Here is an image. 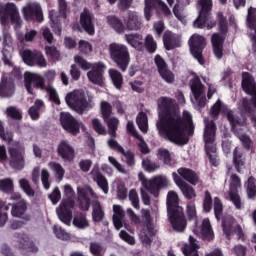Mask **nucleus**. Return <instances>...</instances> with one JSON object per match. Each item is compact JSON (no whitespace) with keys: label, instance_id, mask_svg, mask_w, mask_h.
Listing matches in <instances>:
<instances>
[{"label":"nucleus","instance_id":"5fc2aeb1","mask_svg":"<svg viewBox=\"0 0 256 256\" xmlns=\"http://www.w3.org/2000/svg\"><path fill=\"white\" fill-rule=\"evenodd\" d=\"M19 185L28 197H35V190L29 184V180L22 178L19 180Z\"/></svg>","mask_w":256,"mask_h":256},{"label":"nucleus","instance_id":"a18cd8bd","mask_svg":"<svg viewBox=\"0 0 256 256\" xmlns=\"http://www.w3.org/2000/svg\"><path fill=\"white\" fill-rule=\"evenodd\" d=\"M92 219L95 221V223H100V221H103V217H105V211H103V206H101V203L94 202L92 205Z\"/></svg>","mask_w":256,"mask_h":256},{"label":"nucleus","instance_id":"de8ad7c7","mask_svg":"<svg viewBox=\"0 0 256 256\" xmlns=\"http://www.w3.org/2000/svg\"><path fill=\"white\" fill-rule=\"evenodd\" d=\"M127 42L132 45L134 49H143V35H129L127 36Z\"/></svg>","mask_w":256,"mask_h":256},{"label":"nucleus","instance_id":"4c0bfd02","mask_svg":"<svg viewBox=\"0 0 256 256\" xmlns=\"http://www.w3.org/2000/svg\"><path fill=\"white\" fill-rule=\"evenodd\" d=\"M153 235H155V228L153 227V223H146L139 233L142 243H145L146 245L151 243V238Z\"/></svg>","mask_w":256,"mask_h":256},{"label":"nucleus","instance_id":"f3484780","mask_svg":"<svg viewBox=\"0 0 256 256\" xmlns=\"http://www.w3.org/2000/svg\"><path fill=\"white\" fill-rule=\"evenodd\" d=\"M222 227L224 235L227 239H230L232 235H238V238L241 239L243 237V229L240 225H237L235 222V218L231 215L224 216L222 219Z\"/></svg>","mask_w":256,"mask_h":256},{"label":"nucleus","instance_id":"8fccbe9b","mask_svg":"<svg viewBox=\"0 0 256 256\" xmlns=\"http://www.w3.org/2000/svg\"><path fill=\"white\" fill-rule=\"evenodd\" d=\"M246 193L248 199H254L256 197V181L255 178L249 177L247 183L245 184Z\"/></svg>","mask_w":256,"mask_h":256},{"label":"nucleus","instance_id":"473e14b6","mask_svg":"<svg viewBox=\"0 0 256 256\" xmlns=\"http://www.w3.org/2000/svg\"><path fill=\"white\" fill-rule=\"evenodd\" d=\"M78 195L80 199V207L83 211H89V195L95 197V192L91 187L86 186L85 189L78 187Z\"/></svg>","mask_w":256,"mask_h":256},{"label":"nucleus","instance_id":"aec40b11","mask_svg":"<svg viewBox=\"0 0 256 256\" xmlns=\"http://www.w3.org/2000/svg\"><path fill=\"white\" fill-rule=\"evenodd\" d=\"M154 63L163 81L169 84L175 83V74L171 70H169L167 62H165V59H163L161 55L158 54L155 56Z\"/></svg>","mask_w":256,"mask_h":256},{"label":"nucleus","instance_id":"7c9ffc66","mask_svg":"<svg viewBox=\"0 0 256 256\" xmlns=\"http://www.w3.org/2000/svg\"><path fill=\"white\" fill-rule=\"evenodd\" d=\"M8 153L12 161H24L25 160V146L21 142H14L8 147Z\"/></svg>","mask_w":256,"mask_h":256},{"label":"nucleus","instance_id":"680f3d73","mask_svg":"<svg viewBox=\"0 0 256 256\" xmlns=\"http://www.w3.org/2000/svg\"><path fill=\"white\" fill-rule=\"evenodd\" d=\"M142 167L145 171H147V173H153L154 171H157V169H159L161 165L154 161H143Z\"/></svg>","mask_w":256,"mask_h":256},{"label":"nucleus","instance_id":"2f4dec72","mask_svg":"<svg viewBox=\"0 0 256 256\" xmlns=\"http://www.w3.org/2000/svg\"><path fill=\"white\" fill-rule=\"evenodd\" d=\"M12 95H15V83L9 78H2L0 82V97L9 99Z\"/></svg>","mask_w":256,"mask_h":256},{"label":"nucleus","instance_id":"e433bc0d","mask_svg":"<svg viewBox=\"0 0 256 256\" xmlns=\"http://www.w3.org/2000/svg\"><path fill=\"white\" fill-rule=\"evenodd\" d=\"M125 218V210L121 205H113V223L115 229L119 230L123 228V219Z\"/></svg>","mask_w":256,"mask_h":256},{"label":"nucleus","instance_id":"e2e57ef3","mask_svg":"<svg viewBox=\"0 0 256 256\" xmlns=\"http://www.w3.org/2000/svg\"><path fill=\"white\" fill-rule=\"evenodd\" d=\"M129 201H131V205L132 207H134V209H140V204H139V194H137V190L136 189H132L129 192Z\"/></svg>","mask_w":256,"mask_h":256},{"label":"nucleus","instance_id":"ea45409f","mask_svg":"<svg viewBox=\"0 0 256 256\" xmlns=\"http://www.w3.org/2000/svg\"><path fill=\"white\" fill-rule=\"evenodd\" d=\"M167 208L168 213H173L177 211V209H182L179 206V196L175 191H169L167 194Z\"/></svg>","mask_w":256,"mask_h":256},{"label":"nucleus","instance_id":"72a5a7b5","mask_svg":"<svg viewBox=\"0 0 256 256\" xmlns=\"http://www.w3.org/2000/svg\"><path fill=\"white\" fill-rule=\"evenodd\" d=\"M190 89H191L192 95L194 96V99L196 101H199L203 93H205V85H203V82H201V78H199V76H195L190 81Z\"/></svg>","mask_w":256,"mask_h":256},{"label":"nucleus","instance_id":"4468645a","mask_svg":"<svg viewBox=\"0 0 256 256\" xmlns=\"http://www.w3.org/2000/svg\"><path fill=\"white\" fill-rule=\"evenodd\" d=\"M239 189H241V178L232 174L230 176L228 196L236 209H243V202H241V196H239Z\"/></svg>","mask_w":256,"mask_h":256},{"label":"nucleus","instance_id":"a19ab883","mask_svg":"<svg viewBox=\"0 0 256 256\" xmlns=\"http://www.w3.org/2000/svg\"><path fill=\"white\" fill-rule=\"evenodd\" d=\"M107 23L116 33H125L126 26L119 17L115 15L107 16Z\"/></svg>","mask_w":256,"mask_h":256},{"label":"nucleus","instance_id":"f8f14e48","mask_svg":"<svg viewBox=\"0 0 256 256\" xmlns=\"http://www.w3.org/2000/svg\"><path fill=\"white\" fill-rule=\"evenodd\" d=\"M223 115V117H226L227 121L235 123L238 119L241 118V116L237 115V112L235 110H231L227 105H224L223 102L218 99L216 103L211 107L210 109V115L213 119H217L219 117V114Z\"/></svg>","mask_w":256,"mask_h":256},{"label":"nucleus","instance_id":"a878e982","mask_svg":"<svg viewBox=\"0 0 256 256\" xmlns=\"http://www.w3.org/2000/svg\"><path fill=\"white\" fill-rule=\"evenodd\" d=\"M57 153L64 161H73L75 159V148L67 140H62L59 143Z\"/></svg>","mask_w":256,"mask_h":256},{"label":"nucleus","instance_id":"9d476101","mask_svg":"<svg viewBox=\"0 0 256 256\" xmlns=\"http://www.w3.org/2000/svg\"><path fill=\"white\" fill-rule=\"evenodd\" d=\"M198 17L194 21L196 29H204L207 21L211 19V11H213V0H198L197 2Z\"/></svg>","mask_w":256,"mask_h":256},{"label":"nucleus","instance_id":"f704fd0d","mask_svg":"<svg viewBox=\"0 0 256 256\" xmlns=\"http://www.w3.org/2000/svg\"><path fill=\"white\" fill-rule=\"evenodd\" d=\"M91 176L94 181H96L98 187L103 191V193H109V183L107 182V178L99 173V167L95 166L91 171Z\"/></svg>","mask_w":256,"mask_h":256},{"label":"nucleus","instance_id":"b1692460","mask_svg":"<svg viewBox=\"0 0 256 256\" xmlns=\"http://www.w3.org/2000/svg\"><path fill=\"white\" fill-rule=\"evenodd\" d=\"M2 48V61L7 67H13V40L8 34L4 35Z\"/></svg>","mask_w":256,"mask_h":256},{"label":"nucleus","instance_id":"f03ea898","mask_svg":"<svg viewBox=\"0 0 256 256\" xmlns=\"http://www.w3.org/2000/svg\"><path fill=\"white\" fill-rule=\"evenodd\" d=\"M172 177L175 185L178 186L182 195L186 199H195V197H197L195 188L191 186L199 185V183H201V179L199 178V174H197V172L189 168L181 167L177 170V173H172ZM185 181L190 183V185Z\"/></svg>","mask_w":256,"mask_h":256},{"label":"nucleus","instance_id":"bb28decb","mask_svg":"<svg viewBox=\"0 0 256 256\" xmlns=\"http://www.w3.org/2000/svg\"><path fill=\"white\" fill-rule=\"evenodd\" d=\"M163 45L166 51H173L181 47V39L173 32L167 30L163 35Z\"/></svg>","mask_w":256,"mask_h":256},{"label":"nucleus","instance_id":"393cba45","mask_svg":"<svg viewBox=\"0 0 256 256\" xmlns=\"http://www.w3.org/2000/svg\"><path fill=\"white\" fill-rule=\"evenodd\" d=\"M93 21H95V15L89 9L84 8L80 14V25L88 35H95V24Z\"/></svg>","mask_w":256,"mask_h":256},{"label":"nucleus","instance_id":"49530a36","mask_svg":"<svg viewBox=\"0 0 256 256\" xmlns=\"http://www.w3.org/2000/svg\"><path fill=\"white\" fill-rule=\"evenodd\" d=\"M136 123L142 131V133H147L149 131V120L147 118V114L145 112H140L136 118Z\"/></svg>","mask_w":256,"mask_h":256},{"label":"nucleus","instance_id":"f257e3e1","mask_svg":"<svg viewBox=\"0 0 256 256\" xmlns=\"http://www.w3.org/2000/svg\"><path fill=\"white\" fill-rule=\"evenodd\" d=\"M159 108L161 113L156 124L159 133L171 143L187 145L189 143L188 137H193L195 133V124H193L191 113L184 111L182 116L179 115L175 111V100L167 97L159 99Z\"/></svg>","mask_w":256,"mask_h":256},{"label":"nucleus","instance_id":"3c124183","mask_svg":"<svg viewBox=\"0 0 256 256\" xmlns=\"http://www.w3.org/2000/svg\"><path fill=\"white\" fill-rule=\"evenodd\" d=\"M100 109H101V114H102L104 121H108L109 117H111V115H113V106H111V103H109L107 101H102Z\"/></svg>","mask_w":256,"mask_h":256},{"label":"nucleus","instance_id":"13d9d810","mask_svg":"<svg viewBox=\"0 0 256 256\" xmlns=\"http://www.w3.org/2000/svg\"><path fill=\"white\" fill-rule=\"evenodd\" d=\"M73 225L78 229H87L89 227V221L85 216L80 215L74 218Z\"/></svg>","mask_w":256,"mask_h":256},{"label":"nucleus","instance_id":"ddd939ff","mask_svg":"<svg viewBox=\"0 0 256 256\" xmlns=\"http://www.w3.org/2000/svg\"><path fill=\"white\" fill-rule=\"evenodd\" d=\"M22 59L28 67H47V60L42 51L25 49L22 52Z\"/></svg>","mask_w":256,"mask_h":256},{"label":"nucleus","instance_id":"c03bdc74","mask_svg":"<svg viewBox=\"0 0 256 256\" xmlns=\"http://www.w3.org/2000/svg\"><path fill=\"white\" fill-rule=\"evenodd\" d=\"M43 107H45L43 100L37 99L34 102V105L29 108L28 114L30 115L31 119H33V121H37V119H39L41 109H43Z\"/></svg>","mask_w":256,"mask_h":256},{"label":"nucleus","instance_id":"0e129e2a","mask_svg":"<svg viewBox=\"0 0 256 256\" xmlns=\"http://www.w3.org/2000/svg\"><path fill=\"white\" fill-rule=\"evenodd\" d=\"M50 174L49 170L42 169L41 171V181L44 189L49 190L51 189V181L49 180Z\"/></svg>","mask_w":256,"mask_h":256},{"label":"nucleus","instance_id":"6e6d98bb","mask_svg":"<svg viewBox=\"0 0 256 256\" xmlns=\"http://www.w3.org/2000/svg\"><path fill=\"white\" fill-rule=\"evenodd\" d=\"M13 187V180L11 178L0 180V191L2 193H13Z\"/></svg>","mask_w":256,"mask_h":256},{"label":"nucleus","instance_id":"864d4df0","mask_svg":"<svg viewBox=\"0 0 256 256\" xmlns=\"http://www.w3.org/2000/svg\"><path fill=\"white\" fill-rule=\"evenodd\" d=\"M49 17H50L51 28H52L53 32L55 33V35L61 36V31H62L61 21H59V18L55 17L53 12L49 13Z\"/></svg>","mask_w":256,"mask_h":256},{"label":"nucleus","instance_id":"cd10ccee","mask_svg":"<svg viewBox=\"0 0 256 256\" xmlns=\"http://www.w3.org/2000/svg\"><path fill=\"white\" fill-rule=\"evenodd\" d=\"M241 86L247 95H256V82L255 77L249 72H242Z\"/></svg>","mask_w":256,"mask_h":256},{"label":"nucleus","instance_id":"39448f33","mask_svg":"<svg viewBox=\"0 0 256 256\" xmlns=\"http://www.w3.org/2000/svg\"><path fill=\"white\" fill-rule=\"evenodd\" d=\"M249 125V122L247 120V115L240 114V118L233 122L231 121V131L234 135L237 136L239 141L241 142L242 146L246 151H253V140L251 139L250 135H247V133H243L245 131V127Z\"/></svg>","mask_w":256,"mask_h":256},{"label":"nucleus","instance_id":"2eb2a0df","mask_svg":"<svg viewBox=\"0 0 256 256\" xmlns=\"http://www.w3.org/2000/svg\"><path fill=\"white\" fill-rule=\"evenodd\" d=\"M91 70L87 72V77L90 83L103 87L105 85V69L107 66L103 62H96L92 64Z\"/></svg>","mask_w":256,"mask_h":256},{"label":"nucleus","instance_id":"37998d69","mask_svg":"<svg viewBox=\"0 0 256 256\" xmlns=\"http://www.w3.org/2000/svg\"><path fill=\"white\" fill-rule=\"evenodd\" d=\"M109 76L114 87H116L118 91H121V89H123V74H121L119 70L110 69Z\"/></svg>","mask_w":256,"mask_h":256},{"label":"nucleus","instance_id":"6e6552de","mask_svg":"<svg viewBox=\"0 0 256 256\" xmlns=\"http://www.w3.org/2000/svg\"><path fill=\"white\" fill-rule=\"evenodd\" d=\"M217 131V126L215 122L211 120L208 122L204 129V143L205 151L209 161H217V147L213 145L215 143V132Z\"/></svg>","mask_w":256,"mask_h":256},{"label":"nucleus","instance_id":"c756f323","mask_svg":"<svg viewBox=\"0 0 256 256\" xmlns=\"http://www.w3.org/2000/svg\"><path fill=\"white\" fill-rule=\"evenodd\" d=\"M255 9L249 8L248 9V15H247V25L249 29H252L254 33L250 34V40L252 43V51L253 53H256V15H255Z\"/></svg>","mask_w":256,"mask_h":256},{"label":"nucleus","instance_id":"5701e85b","mask_svg":"<svg viewBox=\"0 0 256 256\" xmlns=\"http://www.w3.org/2000/svg\"><path fill=\"white\" fill-rule=\"evenodd\" d=\"M168 217L174 231H185L187 221L185 220V214H183V208H177L174 212H168Z\"/></svg>","mask_w":256,"mask_h":256},{"label":"nucleus","instance_id":"412c9836","mask_svg":"<svg viewBox=\"0 0 256 256\" xmlns=\"http://www.w3.org/2000/svg\"><path fill=\"white\" fill-rule=\"evenodd\" d=\"M73 201L71 200H63L58 208H56V213L58 215L59 220L64 223V225H71V221H73V213L70 209H73Z\"/></svg>","mask_w":256,"mask_h":256},{"label":"nucleus","instance_id":"0eeeda50","mask_svg":"<svg viewBox=\"0 0 256 256\" xmlns=\"http://www.w3.org/2000/svg\"><path fill=\"white\" fill-rule=\"evenodd\" d=\"M65 101L68 107L76 111V113H79V115H83L89 107V102L87 101V97L83 90L69 92L65 97Z\"/></svg>","mask_w":256,"mask_h":256},{"label":"nucleus","instance_id":"052dcab7","mask_svg":"<svg viewBox=\"0 0 256 256\" xmlns=\"http://www.w3.org/2000/svg\"><path fill=\"white\" fill-rule=\"evenodd\" d=\"M46 55L52 59V61H59V57H61V53L57 50L55 46H46L45 47Z\"/></svg>","mask_w":256,"mask_h":256},{"label":"nucleus","instance_id":"58836bf2","mask_svg":"<svg viewBox=\"0 0 256 256\" xmlns=\"http://www.w3.org/2000/svg\"><path fill=\"white\" fill-rule=\"evenodd\" d=\"M197 249H199V242L193 236H189V243L184 244L182 252L185 256H199Z\"/></svg>","mask_w":256,"mask_h":256},{"label":"nucleus","instance_id":"09e8293b","mask_svg":"<svg viewBox=\"0 0 256 256\" xmlns=\"http://www.w3.org/2000/svg\"><path fill=\"white\" fill-rule=\"evenodd\" d=\"M143 47H145L146 51H148L149 53H155V51H157V41H155L153 35L148 34L145 37Z\"/></svg>","mask_w":256,"mask_h":256},{"label":"nucleus","instance_id":"a211bd4d","mask_svg":"<svg viewBox=\"0 0 256 256\" xmlns=\"http://www.w3.org/2000/svg\"><path fill=\"white\" fill-rule=\"evenodd\" d=\"M153 9L161 11L166 17L171 15L169 6H167V4H165V2L162 0H145L144 15L146 21H151V11H153Z\"/></svg>","mask_w":256,"mask_h":256},{"label":"nucleus","instance_id":"c85d7f7f","mask_svg":"<svg viewBox=\"0 0 256 256\" xmlns=\"http://www.w3.org/2000/svg\"><path fill=\"white\" fill-rule=\"evenodd\" d=\"M125 27L128 31H139L143 21L137 12H128V16L124 19Z\"/></svg>","mask_w":256,"mask_h":256},{"label":"nucleus","instance_id":"9b49d317","mask_svg":"<svg viewBox=\"0 0 256 256\" xmlns=\"http://www.w3.org/2000/svg\"><path fill=\"white\" fill-rule=\"evenodd\" d=\"M190 47V53L198 61L199 65H205V57H203V51L207 47V41L205 37L194 34L188 41Z\"/></svg>","mask_w":256,"mask_h":256},{"label":"nucleus","instance_id":"6ab92c4d","mask_svg":"<svg viewBox=\"0 0 256 256\" xmlns=\"http://www.w3.org/2000/svg\"><path fill=\"white\" fill-rule=\"evenodd\" d=\"M24 83L26 90L30 94L33 93V87L35 89H41L42 91H45V89H47V87H45V79H43V76L39 74L25 72Z\"/></svg>","mask_w":256,"mask_h":256},{"label":"nucleus","instance_id":"1a4fd4ad","mask_svg":"<svg viewBox=\"0 0 256 256\" xmlns=\"http://www.w3.org/2000/svg\"><path fill=\"white\" fill-rule=\"evenodd\" d=\"M11 21L15 27H21L23 21L19 15V10L14 3H7L5 6L0 7V23L1 25H9Z\"/></svg>","mask_w":256,"mask_h":256},{"label":"nucleus","instance_id":"69168bd1","mask_svg":"<svg viewBox=\"0 0 256 256\" xmlns=\"http://www.w3.org/2000/svg\"><path fill=\"white\" fill-rule=\"evenodd\" d=\"M187 215L190 221H193L194 225H197V208H195V204L187 205Z\"/></svg>","mask_w":256,"mask_h":256},{"label":"nucleus","instance_id":"c9c22d12","mask_svg":"<svg viewBox=\"0 0 256 256\" xmlns=\"http://www.w3.org/2000/svg\"><path fill=\"white\" fill-rule=\"evenodd\" d=\"M194 233L200 237H203L204 239H213V229L211 228V222L209 219L205 218L202 221L201 227L194 229Z\"/></svg>","mask_w":256,"mask_h":256},{"label":"nucleus","instance_id":"20e7f679","mask_svg":"<svg viewBox=\"0 0 256 256\" xmlns=\"http://www.w3.org/2000/svg\"><path fill=\"white\" fill-rule=\"evenodd\" d=\"M109 56L111 61L125 73L129 63H131V54L129 53V48L125 44H120L117 42H112L108 46Z\"/></svg>","mask_w":256,"mask_h":256},{"label":"nucleus","instance_id":"338daca9","mask_svg":"<svg viewBox=\"0 0 256 256\" xmlns=\"http://www.w3.org/2000/svg\"><path fill=\"white\" fill-rule=\"evenodd\" d=\"M46 91L49 95V99L55 103V105H61V100L59 99V94H57V90L53 87L46 88Z\"/></svg>","mask_w":256,"mask_h":256},{"label":"nucleus","instance_id":"7ed1b4c3","mask_svg":"<svg viewBox=\"0 0 256 256\" xmlns=\"http://www.w3.org/2000/svg\"><path fill=\"white\" fill-rule=\"evenodd\" d=\"M218 25L220 33H213L211 36V45H212V53L220 61L223 59V55H225V49L223 46L225 45V35L229 33V24L227 22V18L223 15V12H218Z\"/></svg>","mask_w":256,"mask_h":256},{"label":"nucleus","instance_id":"603ef678","mask_svg":"<svg viewBox=\"0 0 256 256\" xmlns=\"http://www.w3.org/2000/svg\"><path fill=\"white\" fill-rule=\"evenodd\" d=\"M6 115L7 117H9L10 119H13L14 121H21V119H23V114L15 106H9L6 109Z\"/></svg>","mask_w":256,"mask_h":256},{"label":"nucleus","instance_id":"bf43d9fd","mask_svg":"<svg viewBox=\"0 0 256 256\" xmlns=\"http://www.w3.org/2000/svg\"><path fill=\"white\" fill-rule=\"evenodd\" d=\"M74 61L83 71H89V69L93 67V64L89 63L85 58L79 55L74 57Z\"/></svg>","mask_w":256,"mask_h":256},{"label":"nucleus","instance_id":"79ce46f5","mask_svg":"<svg viewBox=\"0 0 256 256\" xmlns=\"http://www.w3.org/2000/svg\"><path fill=\"white\" fill-rule=\"evenodd\" d=\"M27 213V201L20 200L16 204H12L11 215L12 217L21 218Z\"/></svg>","mask_w":256,"mask_h":256},{"label":"nucleus","instance_id":"4d7b16f0","mask_svg":"<svg viewBox=\"0 0 256 256\" xmlns=\"http://www.w3.org/2000/svg\"><path fill=\"white\" fill-rule=\"evenodd\" d=\"M92 127L98 135H107V129L101 123V120L98 118L92 119Z\"/></svg>","mask_w":256,"mask_h":256},{"label":"nucleus","instance_id":"dca6fc26","mask_svg":"<svg viewBox=\"0 0 256 256\" xmlns=\"http://www.w3.org/2000/svg\"><path fill=\"white\" fill-rule=\"evenodd\" d=\"M60 123L64 131H67L70 135H79V132L81 131V123L69 112H61Z\"/></svg>","mask_w":256,"mask_h":256},{"label":"nucleus","instance_id":"774afa93","mask_svg":"<svg viewBox=\"0 0 256 256\" xmlns=\"http://www.w3.org/2000/svg\"><path fill=\"white\" fill-rule=\"evenodd\" d=\"M90 251L92 255H105V247L96 242L90 244Z\"/></svg>","mask_w":256,"mask_h":256},{"label":"nucleus","instance_id":"423d86ee","mask_svg":"<svg viewBox=\"0 0 256 256\" xmlns=\"http://www.w3.org/2000/svg\"><path fill=\"white\" fill-rule=\"evenodd\" d=\"M138 179L141 182L142 187L154 195V197L159 196V190L165 189V187H169V179L164 175H157L151 179H147L143 172L138 174Z\"/></svg>","mask_w":256,"mask_h":256},{"label":"nucleus","instance_id":"4be33fe9","mask_svg":"<svg viewBox=\"0 0 256 256\" xmlns=\"http://www.w3.org/2000/svg\"><path fill=\"white\" fill-rule=\"evenodd\" d=\"M22 13L26 21H37V23L43 22V10L39 4L32 3L26 5L23 8Z\"/></svg>","mask_w":256,"mask_h":256}]
</instances>
